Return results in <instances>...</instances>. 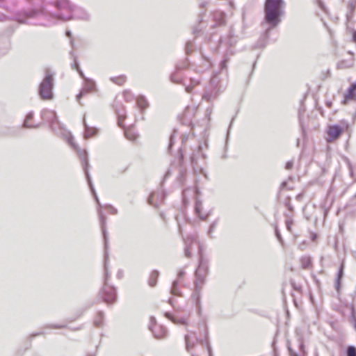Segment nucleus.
I'll use <instances>...</instances> for the list:
<instances>
[{"label":"nucleus","instance_id":"052dcab7","mask_svg":"<svg viewBox=\"0 0 356 356\" xmlns=\"http://www.w3.org/2000/svg\"><path fill=\"white\" fill-rule=\"evenodd\" d=\"M286 187H287V181H283L281 183V185L280 186V191H282V190H284Z\"/></svg>","mask_w":356,"mask_h":356},{"label":"nucleus","instance_id":"20e7f679","mask_svg":"<svg viewBox=\"0 0 356 356\" xmlns=\"http://www.w3.org/2000/svg\"><path fill=\"white\" fill-rule=\"evenodd\" d=\"M41 118L44 122L49 123L52 131L57 135L63 136L78 153V150L81 149L80 147L74 143L73 136L64 128L63 124L58 120L56 113L54 111L47 108L43 109L41 111Z\"/></svg>","mask_w":356,"mask_h":356},{"label":"nucleus","instance_id":"c756f323","mask_svg":"<svg viewBox=\"0 0 356 356\" xmlns=\"http://www.w3.org/2000/svg\"><path fill=\"white\" fill-rule=\"evenodd\" d=\"M70 54L71 56V57L73 58L74 60V62L71 64V67L73 69V70H78L79 68H81L80 66H79V63L78 61V59L76 58V56H75L74 51H71L70 52Z\"/></svg>","mask_w":356,"mask_h":356},{"label":"nucleus","instance_id":"6e6552de","mask_svg":"<svg viewBox=\"0 0 356 356\" xmlns=\"http://www.w3.org/2000/svg\"><path fill=\"white\" fill-rule=\"evenodd\" d=\"M53 4L57 9L53 14L54 17L64 21L70 20L73 5L69 0H55Z\"/></svg>","mask_w":356,"mask_h":356},{"label":"nucleus","instance_id":"58836bf2","mask_svg":"<svg viewBox=\"0 0 356 356\" xmlns=\"http://www.w3.org/2000/svg\"><path fill=\"white\" fill-rule=\"evenodd\" d=\"M217 225V220H215L213 221L210 227H209V231H208V235L211 237V238H213V236H212V233L214 231V229H216V227Z\"/></svg>","mask_w":356,"mask_h":356},{"label":"nucleus","instance_id":"b1692460","mask_svg":"<svg viewBox=\"0 0 356 356\" xmlns=\"http://www.w3.org/2000/svg\"><path fill=\"white\" fill-rule=\"evenodd\" d=\"M202 209V201H200L199 200H196L195 204V212L200 218L204 220V219H205V217L202 216V214H201Z\"/></svg>","mask_w":356,"mask_h":356},{"label":"nucleus","instance_id":"5701e85b","mask_svg":"<svg viewBox=\"0 0 356 356\" xmlns=\"http://www.w3.org/2000/svg\"><path fill=\"white\" fill-rule=\"evenodd\" d=\"M116 114L118 115V123L119 127L123 128L122 125V120H124L126 118L125 111H124V108H122V111L116 108L115 109Z\"/></svg>","mask_w":356,"mask_h":356},{"label":"nucleus","instance_id":"6e6d98bb","mask_svg":"<svg viewBox=\"0 0 356 356\" xmlns=\"http://www.w3.org/2000/svg\"><path fill=\"white\" fill-rule=\"evenodd\" d=\"M245 15H246V11H245V9L243 8V12H242V22H243V26H245Z\"/></svg>","mask_w":356,"mask_h":356},{"label":"nucleus","instance_id":"f8f14e48","mask_svg":"<svg viewBox=\"0 0 356 356\" xmlns=\"http://www.w3.org/2000/svg\"><path fill=\"white\" fill-rule=\"evenodd\" d=\"M343 132V128L339 124H333L328 127L327 134V140L332 141L338 138Z\"/></svg>","mask_w":356,"mask_h":356},{"label":"nucleus","instance_id":"473e14b6","mask_svg":"<svg viewBox=\"0 0 356 356\" xmlns=\"http://www.w3.org/2000/svg\"><path fill=\"white\" fill-rule=\"evenodd\" d=\"M350 321L353 323V327L356 330V312L354 307H352L350 316Z\"/></svg>","mask_w":356,"mask_h":356},{"label":"nucleus","instance_id":"dca6fc26","mask_svg":"<svg viewBox=\"0 0 356 356\" xmlns=\"http://www.w3.org/2000/svg\"><path fill=\"white\" fill-rule=\"evenodd\" d=\"M83 122L84 126L83 137L85 139H88L98 134V129L94 127H90L86 123L85 118H83Z\"/></svg>","mask_w":356,"mask_h":356},{"label":"nucleus","instance_id":"de8ad7c7","mask_svg":"<svg viewBox=\"0 0 356 356\" xmlns=\"http://www.w3.org/2000/svg\"><path fill=\"white\" fill-rule=\"evenodd\" d=\"M184 253H185V256L188 258H190L192 256L191 253L189 251V246L188 245H186L185 247Z\"/></svg>","mask_w":356,"mask_h":356},{"label":"nucleus","instance_id":"ea45409f","mask_svg":"<svg viewBox=\"0 0 356 356\" xmlns=\"http://www.w3.org/2000/svg\"><path fill=\"white\" fill-rule=\"evenodd\" d=\"M275 236L277 238V240L280 241V243L283 245L284 244V240L281 236V234L278 229V227L277 226H275Z\"/></svg>","mask_w":356,"mask_h":356},{"label":"nucleus","instance_id":"7c9ffc66","mask_svg":"<svg viewBox=\"0 0 356 356\" xmlns=\"http://www.w3.org/2000/svg\"><path fill=\"white\" fill-rule=\"evenodd\" d=\"M111 80L113 83L120 86V85H122L125 82L126 76L124 75H122V76H119L111 77Z\"/></svg>","mask_w":356,"mask_h":356},{"label":"nucleus","instance_id":"680f3d73","mask_svg":"<svg viewBox=\"0 0 356 356\" xmlns=\"http://www.w3.org/2000/svg\"><path fill=\"white\" fill-rule=\"evenodd\" d=\"M154 195V193H152V194L149 195V197H148V200H147L149 204L152 205V206H155V205H154V202H153V201H152V199H153Z\"/></svg>","mask_w":356,"mask_h":356},{"label":"nucleus","instance_id":"0e129e2a","mask_svg":"<svg viewBox=\"0 0 356 356\" xmlns=\"http://www.w3.org/2000/svg\"><path fill=\"white\" fill-rule=\"evenodd\" d=\"M150 322L152 327H154L155 325H156V318L154 316H151L150 318Z\"/></svg>","mask_w":356,"mask_h":356},{"label":"nucleus","instance_id":"a19ab883","mask_svg":"<svg viewBox=\"0 0 356 356\" xmlns=\"http://www.w3.org/2000/svg\"><path fill=\"white\" fill-rule=\"evenodd\" d=\"M124 134L126 138L130 140H134L137 138V136L133 134L130 131H125Z\"/></svg>","mask_w":356,"mask_h":356},{"label":"nucleus","instance_id":"aec40b11","mask_svg":"<svg viewBox=\"0 0 356 356\" xmlns=\"http://www.w3.org/2000/svg\"><path fill=\"white\" fill-rule=\"evenodd\" d=\"M33 118V112L30 111L26 116L24 122L23 123V127L25 128H38L40 126V124H29V121L32 120Z\"/></svg>","mask_w":356,"mask_h":356},{"label":"nucleus","instance_id":"5fc2aeb1","mask_svg":"<svg viewBox=\"0 0 356 356\" xmlns=\"http://www.w3.org/2000/svg\"><path fill=\"white\" fill-rule=\"evenodd\" d=\"M44 334V332H39L33 333V334H31L29 336V339L31 340L35 337H37V336H39V335H42V334Z\"/></svg>","mask_w":356,"mask_h":356},{"label":"nucleus","instance_id":"0eeeda50","mask_svg":"<svg viewBox=\"0 0 356 356\" xmlns=\"http://www.w3.org/2000/svg\"><path fill=\"white\" fill-rule=\"evenodd\" d=\"M54 81V74L49 70H47L45 76L39 86L38 93L42 99H51L53 98Z\"/></svg>","mask_w":356,"mask_h":356},{"label":"nucleus","instance_id":"39448f33","mask_svg":"<svg viewBox=\"0 0 356 356\" xmlns=\"http://www.w3.org/2000/svg\"><path fill=\"white\" fill-rule=\"evenodd\" d=\"M78 155L79 156V159L81 161L83 169V171H84V173H85L86 178L87 179L88 184L89 188L90 189V191H91L92 194L93 195V197H94L96 202L99 205V209H98L97 211H98V215H99V220L101 221V217H100L99 211H100L102 212H103V211L102 210V204H101V203L99 202V200L98 196L97 195V193L95 191V187L93 186V184H92V179H91V177H90V172H89L90 165H89V162H88V152L86 150L82 151L81 149H79L78 150ZM102 213L104 216V218H105V220H106V218L105 214L104 213Z\"/></svg>","mask_w":356,"mask_h":356},{"label":"nucleus","instance_id":"9d476101","mask_svg":"<svg viewBox=\"0 0 356 356\" xmlns=\"http://www.w3.org/2000/svg\"><path fill=\"white\" fill-rule=\"evenodd\" d=\"M72 14L70 19H81L85 21H89L90 19V14L86 10L81 7L73 6Z\"/></svg>","mask_w":356,"mask_h":356},{"label":"nucleus","instance_id":"13d9d810","mask_svg":"<svg viewBox=\"0 0 356 356\" xmlns=\"http://www.w3.org/2000/svg\"><path fill=\"white\" fill-rule=\"evenodd\" d=\"M289 351L290 356H303L302 355L298 354L296 352L293 350L290 347L289 348Z\"/></svg>","mask_w":356,"mask_h":356},{"label":"nucleus","instance_id":"774afa93","mask_svg":"<svg viewBox=\"0 0 356 356\" xmlns=\"http://www.w3.org/2000/svg\"><path fill=\"white\" fill-rule=\"evenodd\" d=\"M353 41L356 42V31H355L353 33Z\"/></svg>","mask_w":356,"mask_h":356},{"label":"nucleus","instance_id":"864d4df0","mask_svg":"<svg viewBox=\"0 0 356 356\" xmlns=\"http://www.w3.org/2000/svg\"><path fill=\"white\" fill-rule=\"evenodd\" d=\"M291 284L294 290L297 291H300L301 290V287L300 286H297L293 281H291Z\"/></svg>","mask_w":356,"mask_h":356},{"label":"nucleus","instance_id":"09e8293b","mask_svg":"<svg viewBox=\"0 0 356 356\" xmlns=\"http://www.w3.org/2000/svg\"><path fill=\"white\" fill-rule=\"evenodd\" d=\"M124 95L127 101H131L133 99L132 95L129 92H124Z\"/></svg>","mask_w":356,"mask_h":356},{"label":"nucleus","instance_id":"f3484780","mask_svg":"<svg viewBox=\"0 0 356 356\" xmlns=\"http://www.w3.org/2000/svg\"><path fill=\"white\" fill-rule=\"evenodd\" d=\"M348 99L356 100V91L350 86L348 88V90L344 95V99L342 101V104H346V102Z\"/></svg>","mask_w":356,"mask_h":356},{"label":"nucleus","instance_id":"49530a36","mask_svg":"<svg viewBox=\"0 0 356 356\" xmlns=\"http://www.w3.org/2000/svg\"><path fill=\"white\" fill-rule=\"evenodd\" d=\"M106 207L110 209V211H111V213L112 214L115 215V214H117V213H118V210H117V209H115V207H113L112 205H111V204H108Z\"/></svg>","mask_w":356,"mask_h":356},{"label":"nucleus","instance_id":"c85d7f7f","mask_svg":"<svg viewBox=\"0 0 356 356\" xmlns=\"http://www.w3.org/2000/svg\"><path fill=\"white\" fill-rule=\"evenodd\" d=\"M179 282L177 280H174L172 284L170 292L172 294L175 296H181V292L178 288Z\"/></svg>","mask_w":356,"mask_h":356},{"label":"nucleus","instance_id":"f704fd0d","mask_svg":"<svg viewBox=\"0 0 356 356\" xmlns=\"http://www.w3.org/2000/svg\"><path fill=\"white\" fill-rule=\"evenodd\" d=\"M205 337H206V340H205V341L204 342V341L202 340L200 342H201V343H202V345H204H204L207 346V350H208V353H209V356H213V355H212V350H211V346H210V344H209V341H208V332H206V336H205Z\"/></svg>","mask_w":356,"mask_h":356},{"label":"nucleus","instance_id":"412c9836","mask_svg":"<svg viewBox=\"0 0 356 356\" xmlns=\"http://www.w3.org/2000/svg\"><path fill=\"white\" fill-rule=\"evenodd\" d=\"M184 339L186 342V348L187 351L189 352L190 350L195 346V342L198 341V339L195 337V339L191 340V337L188 334H186Z\"/></svg>","mask_w":356,"mask_h":356},{"label":"nucleus","instance_id":"a18cd8bd","mask_svg":"<svg viewBox=\"0 0 356 356\" xmlns=\"http://www.w3.org/2000/svg\"><path fill=\"white\" fill-rule=\"evenodd\" d=\"M10 19V17L3 13H0V22H5Z\"/></svg>","mask_w":356,"mask_h":356},{"label":"nucleus","instance_id":"ddd939ff","mask_svg":"<svg viewBox=\"0 0 356 356\" xmlns=\"http://www.w3.org/2000/svg\"><path fill=\"white\" fill-rule=\"evenodd\" d=\"M149 327L156 339H160L167 336V330L163 326L155 325L154 327L149 325Z\"/></svg>","mask_w":356,"mask_h":356},{"label":"nucleus","instance_id":"f03ea898","mask_svg":"<svg viewBox=\"0 0 356 356\" xmlns=\"http://www.w3.org/2000/svg\"><path fill=\"white\" fill-rule=\"evenodd\" d=\"M19 0H0V8L12 12L11 8L18 5ZM29 4L28 8H23L14 13L13 19L19 24H26L29 18H34L44 13V6L40 0H24Z\"/></svg>","mask_w":356,"mask_h":356},{"label":"nucleus","instance_id":"9b49d317","mask_svg":"<svg viewBox=\"0 0 356 356\" xmlns=\"http://www.w3.org/2000/svg\"><path fill=\"white\" fill-rule=\"evenodd\" d=\"M215 79H212L210 81L209 86L205 89L204 93L202 95V98L207 102H211L212 99H215L218 95V90L214 87Z\"/></svg>","mask_w":356,"mask_h":356},{"label":"nucleus","instance_id":"c03bdc74","mask_svg":"<svg viewBox=\"0 0 356 356\" xmlns=\"http://www.w3.org/2000/svg\"><path fill=\"white\" fill-rule=\"evenodd\" d=\"M65 327H66V325H58V324L49 325L47 326V327L55 328V329L63 328Z\"/></svg>","mask_w":356,"mask_h":356},{"label":"nucleus","instance_id":"7ed1b4c3","mask_svg":"<svg viewBox=\"0 0 356 356\" xmlns=\"http://www.w3.org/2000/svg\"><path fill=\"white\" fill-rule=\"evenodd\" d=\"M100 217H101V228L104 238V286L102 287L101 290L99 292L98 296L106 304H113L116 302L118 298L117 290L114 286L109 285L108 284V280L110 277V273L108 268V232L106 228H105V218L103 215L102 212L99 211Z\"/></svg>","mask_w":356,"mask_h":356},{"label":"nucleus","instance_id":"338daca9","mask_svg":"<svg viewBox=\"0 0 356 356\" xmlns=\"http://www.w3.org/2000/svg\"><path fill=\"white\" fill-rule=\"evenodd\" d=\"M185 90H186V91L187 92L190 93V92H191V91H192V87H191V86H186L185 87Z\"/></svg>","mask_w":356,"mask_h":356},{"label":"nucleus","instance_id":"bb28decb","mask_svg":"<svg viewBox=\"0 0 356 356\" xmlns=\"http://www.w3.org/2000/svg\"><path fill=\"white\" fill-rule=\"evenodd\" d=\"M104 317V312L102 311L98 312L97 317L94 321V324L96 327H101L103 325Z\"/></svg>","mask_w":356,"mask_h":356},{"label":"nucleus","instance_id":"cd10ccee","mask_svg":"<svg viewBox=\"0 0 356 356\" xmlns=\"http://www.w3.org/2000/svg\"><path fill=\"white\" fill-rule=\"evenodd\" d=\"M165 316L171 320L175 324L186 325V321L184 318H176L173 317L170 313H165Z\"/></svg>","mask_w":356,"mask_h":356},{"label":"nucleus","instance_id":"4c0bfd02","mask_svg":"<svg viewBox=\"0 0 356 356\" xmlns=\"http://www.w3.org/2000/svg\"><path fill=\"white\" fill-rule=\"evenodd\" d=\"M284 205L286 206V207L288 209V210L289 211L293 212V207L292 206V204L291 203V197H288L286 199Z\"/></svg>","mask_w":356,"mask_h":356},{"label":"nucleus","instance_id":"a211bd4d","mask_svg":"<svg viewBox=\"0 0 356 356\" xmlns=\"http://www.w3.org/2000/svg\"><path fill=\"white\" fill-rule=\"evenodd\" d=\"M136 105L143 111L148 107L149 103L144 95H140L136 99Z\"/></svg>","mask_w":356,"mask_h":356},{"label":"nucleus","instance_id":"bf43d9fd","mask_svg":"<svg viewBox=\"0 0 356 356\" xmlns=\"http://www.w3.org/2000/svg\"><path fill=\"white\" fill-rule=\"evenodd\" d=\"M76 71H77V72L79 73V74L80 75V76H81L83 80H85V79H88V78L85 76V74H84L83 72L82 71V70H81V68H79V69H78V70H76Z\"/></svg>","mask_w":356,"mask_h":356},{"label":"nucleus","instance_id":"4d7b16f0","mask_svg":"<svg viewBox=\"0 0 356 356\" xmlns=\"http://www.w3.org/2000/svg\"><path fill=\"white\" fill-rule=\"evenodd\" d=\"M350 204L352 206L356 205V193L354 194L353 197L350 200Z\"/></svg>","mask_w":356,"mask_h":356},{"label":"nucleus","instance_id":"e433bc0d","mask_svg":"<svg viewBox=\"0 0 356 356\" xmlns=\"http://www.w3.org/2000/svg\"><path fill=\"white\" fill-rule=\"evenodd\" d=\"M285 216L287 218V219L286 220V229L291 232V225L293 224V220L291 218V216L286 213L285 214Z\"/></svg>","mask_w":356,"mask_h":356},{"label":"nucleus","instance_id":"a878e982","mask_svg":"<svg viewBox=\"0 0 356 356\" xmlns=\"http://www.w3.org/2000/svg\"><path fill=\"white\" fill-rule=\"evenodd\" d=\"M356 8V3L352 1H350L348 5V13L346 15V17L348 19H350L354 15V10Z\"/></svg>","mask_w":356,"mask_h":356},{"label":"nucleus","instance_id":"37998d69","mask_svg":"<svg viewBox=\"0 0 356 356\" xmlns=\"http://www.w3.org/2000/svg\"><path fill=\"white\" fill-rule=\"evenodd\" d=\"M10 42H9V40H6V46L3 49V50L2 51H1V54H6L8 52V51L10 49Z\"/></svg>","mask_w":356,"mask_h":356},{"label":"nucleus","instance_id":"1a4fd4ad","mask_svg":"<svg viewBox=\"0 0 356 356\" xmlns=\"http://www.w3.org/2000/svg\"><path fill=\"white\" fill-rule=\"evenodd\" d=\"M218 42L220 45L225 43L227 49L230 48L234 49L233 48L237 42V38L235 35V32L233 27L229 29V33L226 38H224L220 37Z\"/></svg>","mask_w":356,"mask_h":356},{"label":"nucleus","instance_id":"e2e57ef3","mask_svg":"<svg viewBox=\"0 0 356 356\" xmlns=\"http://www.w3.org/2000/svg\"><path fill=\"white\" fill-rule=\"evenodd\" d=\"M185 275L184 270L181 269L178 272L177 277L178 278H181Z\"/></svg>","mask_w":356,"mask_h":356},{"label":"nucleus","instance_id":"2f4dec72","mask_svg":"<svg viewBox=\"0 0 356 356\" xmlns=\"http://www.w3.org/2000/svg\"><path fill=\"white\" fill-rule=\"evenodd\" d=\"M346 356H356V347L353 345L347 346L346 350Z\"/></svg>","mask_w":356,"mask_h":356},{"label":"nucleus","instance_id":"423d86ee","mask_svg":"<svg viewBox=\"0 0 356 356\" xmlns=\"http://www.w3.org/2000/svg\"><path fill=\"white\" fill-rule=\"evenodd\" d=\"M208 270V266L207 262L204 261L200 245H199V265L198 268L195 271V276L197 277L195 281V289L192 294V298L195 300L197 306L200 305V289L198 286V282L203 283V279L199 277V273L202 271L207 273Z\"/></svg>","mask_w":356,"mask_h":356},{"label":"nucleus","instance_id":"603ef678","mask_svg":"<svg viewBox=\"0 0 356 356\" xmlns=\"http://www.w3.org/2000/svg\"><path fill=\"white\" fill-rule=\"evenodd\" d=\"M86 93V92H85V90H83V89H82V90L80 91V92H79L78 95H76V97L77 101H79H79H80V99H81V97H83Z\"/></svg>","mask_w":356,"mask_h":356},{"label":"nucleus","instance_id":"72a5a7b5","mask_svg":"<svg viewBox=\"0 0 356 356\" xmlns=\"http://www.w3.org/2000/svg\"><path fill=\"white\" fill-rule=\"evenodd\" d=\"M194 50V44L191 41H188L185 45V51L186 54H190Z\"/></svg>","mask_w":356,"mask_h":356},{"label":"nucleus","instance_id":"2eb2a0df","mask_svg":"<svg viewBox=\"0 0 356 356\" xmlns=\"http://www.w3.org/2000/svg\"><path fill=\"white\" fill-rule=\"evenodd\" d=\"M235 51L234 49L228 48L226 49L225 53L223 55V58L220 63V69L221 71L227 70V63L229 61L230 57L234 54Z\"/></svg>","mask_w":356,"mask_h":356},{"label":"nucleus","instance_id":"393cba45","mask_svg":"<svg viewBox=\"0 0 356 356\" xmlns=\"http://www.w3.org/2000/svg\"><path fill=\"white\" fill-rule=\"evenodd\" d=\"M300 262L303 269H308L312 265V259L310 257L304 256L301 257Z\"/></svg>","mask_w":356,"mask_h":356},{"label":"nucleus","instance_id":"4be33fe9","mask_svg":"<svg viewBox=\"0 0 356 356\" xmlns=\"http://www.w3.org/2000/svg\"><path fill=\"white\" fill-rule=\"evenodd\" d=\"M159 276V272L157 270H154L150 275L149 279V284L150 286L154 287L156 286L157 280Z\"/></svg>","mask_w":356,"mask_h":356},{"label":"nucleus","instance_id":"f257e3e1","mask_svg":"<svg viewBox=\"0 0 356 356\" xmlns=\"http://www.w3.org/2000/svg\"><path fill=\"white\" fill-rule=\"evenodd\" d=\"M285 2L284 0H265L264 22L268 27L260 36L254 48H264L268 42L271 30L281 22L282 16L284 14Z\"/></svg>","mask_w":356,"mask_h":356},{"label":"nucleus","instance_id":"8fccbe9b","mask_svg":"<svg viewBox=\"0 0 356 356\" xmlns=\"http://www.w3.org/2000/svg\"><path fill=\"white\" fill-rule=\"evenodd\" d=\"M293 166V161H288L286 163V165H285V168L286 170H291Z\"/></svg>","mask_w":356,"mask_h":356},{"label":"nucleus","instance_id":"79ce46f5","mask_svg":"<svg viewBox=\"0 0 356 356\" xmlns=\"http://www.w3.org/2000/svg\"><path fill=\"white\" fill-rule=\"evenodd\" d=\"M170 79H171L172 82H173L175 83H181L180 79L177 77V74L175 73H174L171 75Z\"/></svg>","mask_w":356,"mask_h":356},{"label":"nucleus","instance_id":"c9c22d12","mask_svg":"<svg viewBox=\"0 0 356 356\" xmlns=\"http://www.w3.org/2000/svg\"><path fill=\"white\" fill-rule=\"evenodd\" d=\"M177 131V129H174L172 134L170 136L169 145H168V147L169 152L171 150L172 147L174 144L175 138Z\"/></svg>","mask_w":356,"mask_h":356},{"label":"nucleus","instance_id":"3c124183","mask_svg":"<svg viewBox=\"0 0 356 356\" xmlns=\"http://www.w3.org/2000/svg\"><path fill=\"white\" fill-rule=\"evenodd\" d=\"M299 348H300V350L302 353V355L305 356V345H304V343L302 341H300V343L299 344Z\"/></svg>","mask_w":356,"mask_h":356},{"label":"nucleus","instance_id":"69168bd1","mask_svg":"<svg viewBox=\"0 0 356 356\" xmlns=\"http://www.w3.org/2000/svg\"><path fill=\"white\" fill-rule=\"evenodd\" d=\"M187 65V63L184 64V65H181L179 64L177 65V70H182L183 68H184L185 67H186Z\"/></svg>","mask_w":356,"mask_h":356},{"label":"nucleus","instance_id":"4468645a","mask_svg":"<svg viewBox=\"0 0 356 356\" xmlns=\"http://www.w3.org/2000/svg\"><path fill=\"white\" fill-rule=\"evenodd\" d=\"M344 275V264L342 263L337 273V276L334 280V288L336 291L339 293L341 288V281Z\"/></svg>","mask_w":356,"mask_h":356},{"label":"nucleus","instance_id":"6ab92c4d","mask_svg":"<svg viewBox=\"0 0 356 356\" xmlns=\"http://www.w3.org/2000/svg\"><path fill=\"white\" fill-rule=\"evenodd\" d=\"M84 86L83 90H85L86 92H92L95 89V83L92 79L88 78L84 80Z\"/></svg>","mask_w":356,"mask_h":356}]
</instances>
